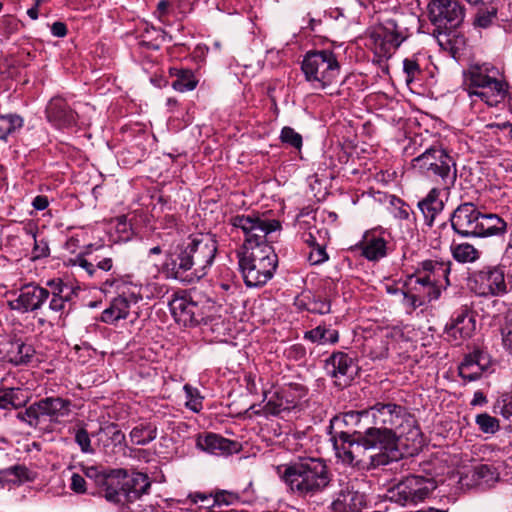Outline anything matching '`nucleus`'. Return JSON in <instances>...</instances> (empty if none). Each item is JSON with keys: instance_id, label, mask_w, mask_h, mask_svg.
<instances>
[{"instance_id": "7ed1b4c3", "label": "nucleus", "mask_w": 512, "mask_h": 512, "mask_svg": "<svg viewBox=\"0 0 512 512\" xmlns=\"http://www.w3.org/2000/svg\"><path fill=\"white\" fill-rule=\"evenodd\" d=\"M276 471L287 491L301 499L316 497L332 484L330 469L320 458H303L277 466Z\"/></svg>"}, {"instance_id": "774afa93", "label": "nucleus", "mask_w": 512, "mask_h": 512, "mask_svg": "<svg viewBox=\"0 0 512 512\" xmlns=\"http://www.w3.org/2000/svg\"><path fill=\"white\" fill-rule=\"evenodd\" d=\"M9 473L18 477L19 479H27L28 469L24 466H13L9 468Z\"/></svg>"}, {"instance_id": "f257e3e1", "label": "nucleus", "mask_w": 512, "mask_h": 512, "mask_svg": "<svg viewBox=\"0 0 512 512\" xmlns=\"http://www.w3.org/2000/svg\"><path fill=\"white\" fill-rule=\"evenodd\" d=\"M230 223L241 229L245 236L244 251L238 255L245 284L248 287L266 284L273 277L278 261L273 247L266 243V237L280 229V222L253 214L233 216Z\"/></svg>"}, {"instance_id": "20e7f679", "label": "nucleus", "mask_w": 512, "mask_h": 512, "mask_svg": "<svg viewBox=\"0 0 512 512\" xmlns=\"http://www.w3.org/2000/svg\"><path fill=\"white\" fill-rule=\"evenodd\" d=\"M415 20L413 15L397 9L381 12L378 24L368 32L374 53L379 57H390L409 36L408 24Z\"/></svg>"}, {"instance_id": "4be33fe9", "label": "nucleus", "mask_w": 512, "mask_h": 512, "mask_svg": "<svg viewBox=\"0 0 512 512\" xmlns=\"http://www.w3.org/2000/svg\"><path fill=\"white\" fill-rule=\"evenodd\" d=\"M490 356L483 351L477 350L467 355L459 365V376L468 382L478 380L483 373L491 367Z\"/></svg>"}, {"instance_id": "37998d69", "label": "nucleus", "mask_w": 512, "mask_h": 512, "mask_svg": "<svg viewBox=\"0 0 512 512\" xmlns=\"http://www.w3.org/2000/svg\"><path fill=\"white\" fill-rule=\"evenodd\" d=\"M400 292L403 295L404 306L411 311L425 305V296L413 290L412 286H407V291L401 290Z\"/></svg>"}, {"instance_id": "aec40b11", "label": "nucleus", "mask_w": 512, "mask_h": 512, "mask_svg": "<svg viewBox=\"0 0 512 512\" xmlns=\"http://www.w3.org/2000/svg\"><path fill=\"white\" fill-rule=\"evenodd\" d=\"M127 478L125 469H114L108 474L101 475L98 484L101 486L100 494L108 502L113 504H121L125 500L123 488V480Z\"/></svg>"}, {"instance_id": "de8ad7c7", "label": "nucleus", "mask_w": 512, "mask_h": 512, "mask_svg": "<svg viewBox=\"0 0 512 512\" xmlns=\"http://www.w3.org/2000/svg\"><path fill=\"white\" fill-rule=\"evenodd\" d=\"M11 401V407L14 409H18L22 406H25L30 400V392L27 389L20 387H11L8 388Z\"/></svg>"}, {"instance_id": "412c9836", "label": "nucleus", "mask_w": 512, "mask_h": 512, "mask_svg": "<svg viewBox=\"0 0 512 512\" xmlns=\"http://www.w3.org/2000/svg\"><path fill=\"white\" fill-rule=\"evenodd\" d=\"M164 267L175 279L185 280V275L188 271H193V266L190 257V249L186 242L177 245L174 250L168 255Z\"/></svg>"}, {"instance_id": "4d7b16f0", "label": "nucleus", "mask_w": 512, "mask_h": 512, "mask_svg": "<svg viewBox=\"0 0 512 512\" xmlns=\"http://www.w3.org/2000/svg\"><path fill=\"white\" fill-rule=\"evenodd\" d=\"M73 298H64V297H51L49 301V309L53 312H65L67 308L70 306V302Z\"/></svg>"}, {"instance_id": "393cba45", "label": "nucleus", "mask_w": 512, "mask_h": 512, "mask_svg": "<svg viewBox=\"0 0 512 512\" xmlns=\"http://www.w3.org/2000/svg\"><path fill=\"white\" fill-rule=\"evenodd\" d=\"M196 447L213 455H229L238 450V443L208 432L197 436Z\"/></svg>"}, {"instance_id": "0e129e2a", "label": "nucleus", "mask_w": 512, "mask_h": 512, "mask_svg": "<svg viewBox=\"0 0 512 512\" xmlns=\"http://www.w3.org/2000/svg\"><path fill=\"white\" fill-rule=\"evenodd\" d=\"M51 33L55 37H64L67 34L66 24L60 21L54 22L51 26Z\"/></svg>"}, {"instance_id": "864d4df0", "label": "nucleus", "mask_w": 512, "mask_h": 512, "mask_svg": "<svg viewBox=\"0 0 512 512\" xmlns=\"http://www.w3.org/2000/svg\"><path fill=\"white\" fill-rule=\"evenodd\" d=\"M75 442L79 445V447L83 453L91 454L94 452V450L91 446L90 436L85 429L81 428L76 431Z\"/></svg>"}, {"instance_id": "680f3d73", "label": "nucleus", "mask_w": 512, "mask_h": 512, "mask_svg": "<svg viewBox=\"0 0 512 512\" xmlns=\"http://www.w3.org/2000/svg\"><path fill=\"white\" fill-rule=\"evenodd\" d=\"M502 340L504 346L512 350V318L506 322L502 329Z\"/></svg>"}, {"instance_id": "473e14b6", "label": "nucleus", "mask_w": 512, "mask_h": 512, "mask_svg": "<svg viewBox=\"0 0 512 512\" xmlns=\"http://www.w3.org/2000/svg\"><path fill=\"white\" fill-rule=\"evenodd\" d=\"M170 310L178 321L184 324L191 322L190 310L193 308V297L185 292L176 294L169 303Z\"/></svg>"}, {"instance_id": "423d86ee", "label": "nucleus", "mask_w": 512, "mask_h": 512, "mask_svg": "<svg viewBox=\"0 0 512 512\" xmlns=\"http://www.w3.org/2000/svg\"><path fill=\"white\" fill-rule=\"evenodd\" d=\"M364 418L370 420L374 427L367 430H378L380 434H392L394 438V449H398V442L404 434L403 424L405 414L403 408L396 404L377 403L367 410L350 411L343 415L342 421L346 424L357 423Z\"/></svg>"}, {"instance_id": "c85d7f7f", "label": "nucleus", "mask_w": 512, "mask_h": 512, "mask_svg": "<svg viewBox=\"0 0 512 512\" xmlns=\"http://www.w3.org/2000/svg\"><path fill=\"white\" fill-rule=\"evenodd\" d=\"M151 486L149 477L141 472H133L127 474V478L123 480V488L125 501L132 502L142 495L147 494Z\"/></svg>"}, {"instance_id": "5fc2aeb1", "label": "nucleus", "mask_w": 512, "mask_h": 512, "mask_svg": "<svg viewBox=\"0 0 512 512\" xmlns=\"http://www.w3.org/2000/svg\"><path fill=\"white\" fill-rule=\"evenodd\" d=\"M308 311L315 314H328L331 311L330 301L324 298H315L309 303Z\"/></svg>"}, {"instance_id": "13d9d810", "label": "nucleus", "mask_w": 512, "mask_h": 512, "mask_svg": "<svg viewBox=\"0 0 512 512\" xmlns=\"http://www.w3.org/2000/svg\"><path fill=\"white\" fill-rule=\"evenodd\" d=\"M191 322L198 324L204 321L207 318V314L204 311V306L201 305L198 301L193 299V308L190 310Z\"/></svg>"}, {"instance_id": "c756f323", "label": "nucleus", "mask_w": 512, "mask_h": 512, "mask_svg": "<svg viewBox=\"0 0 512 512\" xmlns=\"http://www.w3.org/2000/svg\"><path fill=\"white\" fill-rule=\"evenodd\" d=\"M360 246L362 255L369 261H377L387 254L386 240L375 231L366 232Z\"/></svg>"}, {"instance_id": "a18cd8bd", "label": "nucleus", "mask_w": 512, "mask_h": 512, "mask_svg": "<svg viewBox=\"0 0 512 512\" xmlns=\"http://www.w3.org/2000/svg\"><path fill=\"white\" fill-rule=\"evenodd\" d=\"M184 392L186 395V407L189 408L193 412H199L202 407V396L200 395L197 388L192 387L189 384L184 385Z\"/></svg>"}, {"instance_id": "a878e982", "label": "nucleus", "mask_w": 512, "mask_h": 512, "mask_svg": "<svg viewBox=\"0 0 512 512\" xmlns=\"http://www.w3.org/2000/svg\"><path fill=\"white\" fill-rule=\"evenodd\" d=\"M46 117L58 128L70 127L76 124V113L60 97L52 98L46 107Z\"/></svg>"}, {"instance_id": "f3484780", "label": "nucleus", "mask_w": 512, "mask_h": 512, "mask_svg": "<svg viewBox=\"0 0 512 512\" xmlns=\"http://www.w3.org/2000/svg\"><path fill=\"white\" fill-rule=\"evenodd\" d=\"M477 293L482 296H499L507 292V284L502 268L485 267L475 275Z\"/></svg>"}, {"instance_id": "ea45409f", "label": "nucleus", "mask_w": 512, "mask_h": 512, "mask_svg": "<svg viewBox=\"0 0 512 512\" xmlns=\"http://www.w3.org/2000/svg\"><path fill=\"white\" fill-rule=\"evenodd\" d=\"M472 477L477 485L489 486L497 481L498 474L491 466L480 464L473 468Z\"/></svg>"}, {"instance_id": "b1692460", "label": "nucleus", "mask_w": 512, "mask_h": 512, "mask_svg": "<svg viewBox=\"0 0 512 512\" xmlns=\"http://www.w3.org/2000/svg\"><path fill=\"white\" fill-rule=\"evenodd\" d=\"M450 262H443L437 260H424L419 263L413 275H417L419 281H426V283H440L448 286L450 274Z\"/></svg>"}, {"instance_id": "cd10ccee", "label": "nucleus", "mask_w": 512, "mask_h": 512, "mask_svg": "<svg viewBox=\"0 0 512 512\" xmlns=\"http://www.w3.org/2000/svg\"><path fill=\"white\" fill-rule=\"evenodd\" d=\"M508 231L507 222L495 213H482L475 238L503 237Z\"/></svg>"}, {"instance_id": "3c124183", "label": "nucleus", "mask_w": 512, "mask_h": 512, "mask_svg": "<svg viewBox=\"0 0 512 512\" xmlns=\"http://www.w3.org/2000/svg\"><path fill=\"white\" fill-rule=\"evenodd\" d=\"M280 139L283 143H286L296 149H300L302 147V136L289 126L282 128Z\"/></svg>"}, {"instance_id": "4468645a", "label": "nucleus", "mask_w": 512, "mask_h": 512, "mask_svg": "<svg viewBox=\"0 0 512 512\" xmlns=\"http://www.w3.org/2000/svg\"><path fill=\"white\" fill-rule=\"evenodd\" d=\"M482 212L478 207L465 202L460 204L451 216V227L462 237H474Z\"/></svg>"}, {"instance_id": "603ef678", "label": "nucleus", "mask_w": 512, "mask_h": 512, "mask_svg": "<svg viewBox=\"0 0 512 512\" xmlns=\"http://www.w3.org/2000/svg\"><path fill=\"white\" fill-rule=\"evenodd\" d=\"M394 207L393 215L400 220H407L410 216V207L404 203L400 198L393 196L390 201Z\"/></svg>"}, {"instance_id": "9d476101", "label": "nucleus", "mask_w": 512, "mask_h": 512, "mask_svg": "<svg viewBox=\"0 0 512 512\" xmlns=\"http://www.w3.org/2000/svg\"><path fill=\"white\" fill-rule=\"evenodd\" d=\"M435 488L434 480L410 475L389 491L390 499L403 506L416 505L424 501Z\"/></svg>"}, {"instance_id": "8fccbe9b", "label": "nucleus", "mask_w": 512, "mask_h": 512, "mask_svg": "<svg viewBox=\"0 0 512 512\" xmlns=\"http://www.w3.org/2000/svg\"><path fill=\"white\" fill-rule=\"evenodd\" d=\"M16 417L21 422L26 423L31 428H37L40 424L39 414L35 402L27 407L24 411H19Z\"/></svg>"}, {"instance_id": "1a4fd4ad", "label": "nucleus", "mask_w": 512, "mask_h": 512, "mask_svg": "<svg viewBox=\"0 0 512 512\" xmlns=\"http://www.w3.org/2000/svg\"><path fill=\"white\" fill-rule=\"evenodd\" d=\"M104 286L105 289L107 287L114 289L119 295L103 310L101 320L107 324H115L119 320L126 319L130 313L131 305L136 304L139 297L133 291H130V285L121 278L107 279Z\"/></svg>"}, {"instance_id": "ddd939ff", "label": "nucleus", "mask_w": 512, "mask_h": 512, "mask_svg": "<svg viewBox=\"0 0 512 512\" xmlns=\"http://www.w3.org/2000/svg\"><path fill=\"white\" fill-rule=\"evenodd\" d=\"M338 483L340 489L330 504L331 512H360L366 507L365 494L355 490L349 480L341 478Z\"/></svg>"}, {"instance_id": "e2e57ef3", "label": "nucleus", "mask_w": 512, "mask_h": 512, "mask_svg": "<svg viewBox=\"0 0 512 512\" xmlns=\"http://www.w3.org/2000/svg\"><path fill=\"white\" fill-rule=\"evenodd\" d=\"M75 263H77L82 269H84L89 276L93 277L95 275L96 266L83 256H78L75 260Z\"/></svg>"}, {"instance_id": "49530a36", "label": "nucleus", "mask_w": 512, "mask_h": 512, "mask_svg": "<svg viewBox=\"0 0 512 512\" xmlns=\"http://www.w3.org/2000/svg\"><path fill=\"white\" fill-rule=\"evenodd\" d=\"M497 9L495 7L480 8L475 15L474 25L480 28L489 27L496 18Z\"/></svg>"}, {"instance_id": "4c0bfd02", "label": "nucleus", "mask_w": 512, "mask_h": 512, "mask_svg": "<svg viewBox=\"0 0 512 512\" xmlns=\"http://www.w3.org/2000/svg\"><path fill=\"white\" fill-rule=\"evenodd\" d=\"M170 73L176 77L172 83L176 91L186 92L196 88L198 81L191 70L172 68Z\"/></svg>"}, {"instance_id": "f704fd0d", "label": "nucleus", "mask_w": 512, "mask_h": 512, "mask_svg": "<svg viewBox=\"0 0 512 512\" xmlns=\"http://www.w3.org/2000/svg\"><path fill=\"white\" fill-rule=\"evenodd\" d=\"M450 250L454 260L462 264L476 262L481 256V252L468 242H453Z\"/></svg>"}, {"instance_id": "39448f33", "label": "nucleus", "mask_w": 512, "mask_h": 512, "mask_svg": "<svg viewBox=\"0 0 512 512\" xmlns=\"http://www.w3.org/2000/svg\"><path fill=\"white\" fill-rule=\"evenodd\" d=\"M499 76V70L490 64L472 65L465 73L464 82L472 102L480 100L489 107H496L504 102L508 94V84Z\"/></svg>"}, {"instance_id": "6e6d98bb", "label": "nucleus", "mask_w": 512, "mask_h": 512, "mask_svg": "<svg viewBox=\"0 0 512 512\" xmlns=\"http://www.w3.org/2000/svg\"><path fill=\"white\" fill-rule=\"evenodd\" d=\"M403 70L406 74L407 84L411 83L414 78L421 72L419 64L413 59H405L403 61Z\"/></svg>"}, {"instance_id": "6e6552de", "label": "nucleus", "mask_w": 512, "mask_h": 512, "mask_svg": "<svg viewBox=\"0 0 512 512\" xmlns=\"http://www.w3.org/2000/svg\"><path fill=\"white\" fill-rule=\"evenodd\" d=\"M305 78L316 89H326L337 82L340 64L331 50L308 52L302 61Z\"/></svg>"}, {"instance_id": "a211bd4d", "label": "nucleus", "mask_w": 512, "mask_h": 512, "mask_svg": "<svg viewBox=\"0 0 512 512\" xmlns=\"http://www.w3.org/2000/svg\"><path fill=\"white\" fill-rule=\"evenodd\" d=\"M305 396L302 387L289 386L282 389L280 392L275 393L265 405V411L272 415L284 416L298 408L301 399Z\"/></svg>"}, {"instance_id": "052dcab7", "label": "nucleus", "mask_w": 512, "mask_h": 512, "mask_svg": "<svg viewBox=\"0 0 512 512\" xmlns=\"http://www.w3.org/2000/svg\"><path fill=\"white\" fill-rule=\"evenodd\" d=\"M49 252H50L49 246L46 241H44V240L38 241L35 239L34 248H33V258L34 259L47 257L49 255Z\"/></svg>"}, {"instance_id": "f8f14e48", "label": "nucleus", "mask_w": 512, "mask_h": 512, "mask_svg": "<svg viewBox=\"0 0 512 512\" xmlns=\"http://www.w3.org/2000/svg\"><path fill=\"white\" fill-rule=\"evenodd\" d=\"M429 18L438 28L454 29L464 19V7L458 0H431Z\"/></svg>"}, {"instance_id": "2eb2a0df", "label": "nucleus", "mask_w": 512, "mask_h": 512, "mask_svg": "<svg viewBox=\"0 0 512 512\" xmlns=\"http://www.w3.org/2000/svg\"><path fill=\"white\" fill-rule=\"evenodd\" d=\"M48 298V289L31 283L22 286L17 298L8 301V306L21 313L34 312L39 310Z\"/></svg>"}, {"instance_id": "c03bdc74", "label": "nucleus", "mask_w": 512, "mask_h": 512, "mask_svg": "<svg viewBox=\"0 0 512 512\" xmlns=\"http://www.w3.org/2000/svg\"><path fill=\"white\" fill-rule=\"evenodd\" d=\"M475 422L478 425L479 429L483 433L487 434H494L500 428L498 419L487 413L478 414L475 418Z\"/></svg>"}, {"instance_id": "a19ab883", "label": "nucleus", "mask_w": 512, "mask_h": 512, "mask_svg": "<svg viewBox=\"0 0 512 512\" xmlns=\"http://www.w3.org/2000/svg\"><path fill=\"white\" fill-rule=\"evenodd\" d=\"M47 285L50 287L48 291L51 297L74 298L76 296V289L61 279L48 281Z\"/></svg>"}, {"instance_id": "09e8293b", "label": "nucleus", "mask_w": 512, "mask_h": 512, "mask_svg": "<svg viewBox=\"0 0 512 512\" xmlns=\"http://www.w3.org/2000/svg\"><path fill=\"white\" fill-rule=\"evenodd\" d=\"M239 497L237 494L229 491H217L213 497H212V504L208 506L207 510L214 509L216 510V507H221L223 505H231L235 502H237Z\"/></svg>"}, {"instance_id": "58836bf2", "label": "nucleus", "mask_w": 512, "mask_h": 512, "mask_svg": "<svg viewBox=\"0 0 512 512\" xmlns=\"http://www.w3.org/2000/svg\"><path fill=\"white\" fill-rule=\"evenodd\" d=\"M24 124V120L17 114H7L0 116V140H5L9 135L19 131Z\"/></svg>"}, {"instance_id": "338daca9", "label": "nucleus", "mask_w": 512, "mask_h": 512, "mask_svg": "<svg viewBox=\"0 0 512 512\" xmlns=\"http://www.w3.org/2000/svg\"><path fill=\"white\" fill-rule=\"evenodd\" d=\"M10 395L8 388H0V408L9 409L11 407V401L9 400Z\"/></svg>"}, {"instance_id": "79ce46f5", "label": "nucleus", "mask_w": 512, "mask_h": 512, "mask_svg": "<svg viewBox=\"0 0 512 512\" xmlns=\"http://www.w3.org/2000/svg\"><path fill=\"white\" fill-rule=\"evenodd\" d=\"M305 241L310 245V252L308 254V261L311 265H319L328 260V254L325 248L319 244H315V239L311 233Z\"/></svg>"}, {"instance_id": "6ab92c4d", "label": "nucleus", "mask_w": 512, "mask_h": 512, "mask_svg": "<svg viewBox=\"0 0 512 512\" xmlns=\"http://www.w3.org/2000/svg\"><path fill=\"white\" fill-rule=\"evenodd\" d=\"M325 369L338 386H346L356 374L357 365L353 357L339 351L326 360Z\"/></svg>"}, {"instance_id": "69168bd1", "label": "nucleus", "mask_w": 512, "mask_h": 512, "mask_svg": "<svg viewBox=\"0 0 512 512\" xmlns=\"http://www.w3.org/2000/svg\"><path fill=\"white\" fill-rule=\"evenodd\" d=\"M96 270L110 271L113 267V260L111 257H103L102 259L96 260Z\"/></svg>"}, {"instance_id": "5701e85b", "label": "nucleus", "mask_w": 512, "mask_h": 512, "mask_svg": "<svg viewBox=\"0 0 512 512\" xmlns=\"http://www.w3.org/2000/svg\"><path fill=\"white\" fill-rule=\"evenodd\" d=\"M39 420L48 418L50 422H59L71 413L72 402L62 397H46L35 402Z\"/></svg>"}, {"instance_id": "72a5a7b5", "label": "nucleus", "mask_w": 512, "mask_h": 512, "mask_svg": "<svg viewBox=\"0 0 512 512\" xmlns=\"http://www.w3.org/2000/svg\"><path fill=\"white\" fill-rule=\"evenodd\" d=\"M407 286H412L413 290L425 296V304L427 302H431L432 300L438 299L440 297L441 290L447 287L432 281L431 283H426V281H419L417 275H411L408 278Z\"/></svg>"}, {"instance_id": "7c9ffc66", "label": "nucleus", "mask_w": 512, "mask_h": 512, "mask_svg": "<svg viewBox=\"0 0 512 512\" xmlns=\"http://www.w3.org/2000/svg\"><path fill=\"white\" fill-rule=\"evenodd\" d=\"M439 195L440 190L438 188H433L427 196L418 203V207L423 213L425 223L430 227L433 225L436 216L444 208V203L439 198Z\"/></svg>"}, {"instance_id": "dca6fc26", "label": "nucleus", "mask_w": 512, "mask_h": 512, "mask_svg": "<svg viewBox=\"0 0 512 512\" xmlns=\"http://www.w3.org/2000/svg\"><path fill=\"white\" fill-rule=\"evenodd\" d=\"M476 330V319L472 311L467 308L457 312L450 323L445 327L446 339L454 345H460L463 341L472 337Z\"/></svg>"}, {"instance_id": "bf43d9fd", "label": "nucleus", "mask_w": 512, "mask_h": 512, "mask_svg": "<svg viewBox=\"0 0 512 512\" xmlns=\"http://www.w3.org/2000/svg\"><path fill=\"white\" fill-rule=\"evenodd\" d=\"M70 488L72 491L78 494H84L86 492V481L80 474L73 473L71 476Z\"/></svg>"}, {"instance_id": "c9c22d12", "label": "nucleus", "mask_w": 512, "mask_h": 512, "mask_svg": "<svg viewBox=\"0 0 512 512\" xmlns=\"http://www.w3.org/2000/svg\"><path fill=\"white\" fill-rule=\"evenodd\" d=\"M305 338L321 345L335 344L339 340V333L337 330L327 327L326 325H318L314 329L307 331Z\"/></svg>"}, {"instance_id": "bb28decb", "label": "nucleus", "mask_w": 512, "mask_h": 512, "mask_svg": "<svg viewBox=\"0 0 512 512\" xmlns=\"http://www.w3.org/2000/svg\"><path fill=\"white\" fill-rule=\"evenodd\" d=\"M2 350L6 359L14 365H26L35 356V349L32 344L20 338H13L5 342Z\"/></svg>"}, {"instance_id": "9b49d317", "label": "nucleus", "mask_w": 512, "mask_h": 512, "mask_svg": "<svg viewBox=\"0 0 512 512\" xmlns=\"http://www.w3.org/2000/svg\"><path fill=\"white\" fill-rule=\"evenodd\" d=\"M190 249V257L193 271L190 279H201L212 265L217 253V242L213 236L200 234L187 241Z\"/></svg>"}, {"instance_id": "0eeeda50", "label": "nucleus", "mask_w": 512, "mask_h": 512, "mask_svg": "<svg viewBox=\"0 0 512 512\" xmlns=\"http://www.w3.org/2000/svg\"><path fill=\"white\" fill-rule=\"evenodd\" d=\"M412 167L420 174L435 179L444 189L454 186L456 164L441 146H432L412 160Z\"/></svg>"}, {"instance_id": "2f4dec72", "label": "nucleus", "mask_w": 512, "mask_h": 512, "mask_svg": "<svg viewBox=\"0 0 512 512\" xmlns=\"http://www.w3.org/2000/svg\"><path fill=\"white\" fill-rule=\"evenodd\" d=\"M97 445L107 450L111 445H120L125 440V435L114 423L101 426L96 434Z\"/></svg>"}, {"instance_id": "f03ea898", "label": "nucleus", "mask_w": 512, "mask_h": 512, "mask_svg": "<svg viewBox=\"0 0 512 512\" xmlns=\"http://www.w3.org/2000/svg\"><path fill=\"white\" fill-rule=\"evenodd\" d=\"M341 444H334L337 457L343 462L362 470H370L397 460L399 450L394 449L392 434H380L378 430H366L357 439L346 433L340 435Z\"/></svg>"}, {"instance_id": "e433bc0d", "label": "nucleus", "mask_w": 512, "mask_h": 512, "mask_svg": "<svg viewBox=\"0 0 512 512\" xmlns=\"http://www.w3.org/2000/svg\"><path fill=\"white\" fill-rule=\"evenodd\" d=\"M129 437L135 445H147L157 437V427L151 423H141L130 431Z\"/></svg>"}]
</instances>
